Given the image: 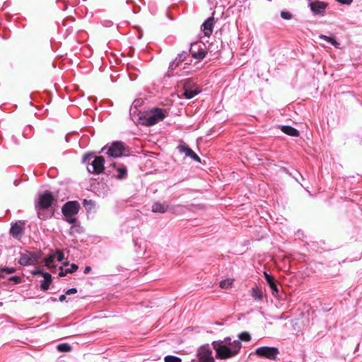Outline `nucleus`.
Wrapping results in <instances>:
<instances>
[{
  "label": "nucleus",
  "mask_w": 362,
  "mask_h": 362,
  "mask_svg": "<svg viewBox=\"0 0 362 362\" xmlns=\"http://www.w3.org/2000/svg\"><path fill=\"white\" fill-rule=\"evenodd\" d=\"M216 351V358L226 360L237 356L242 348V343L239 340H231L229 337L222 340L214 341L211 343Z\"/></svg>",
  "instance_id": "f257e3e1"
},
{
  "label": "nucleus",
  "mask_w": 362,
  "mask_h": 362,
  "mask_svg": "<svg viewBox=\"0 0 362 362\" xmlns=\"http://www.w3.org/2000/svg\"><path fill=\"white\" fill-rule=\"evenodd\" d=\"M83 162L87 164V170L90 173L100 175L104 170L105 159L103 156H96L93 153L86 154Z\"/></svg>",
  "instance_id": "f03ea898"
},
{
  "label": "nucleus",
  "mask_w": 362,
  "mask_h": 362,
  "mask_svg": "<svg viewBox=\"0 0 362 362\" xmlns=\"http://www.w3.org/2000/svg\"><path fill=\"white\" fill-rule=\"evenodd\" d=\"M165 117L166 114L163 110L160 108H153L145 112L139 119L143 125L151 127L162 121Z\"/></svg>",
  "instance_id": "7ed1b4c3"
},
{
  "label": "nucleus",
  "mask_w": 362,
  "mask_h": 362,
  "mask_svg": "<svg viewBox=\"0 0 362 362\" xmlns=\"http://www.w3.org/2000/svg\"><path fill=\"white\" fill-rule=\"evenodd\" d=\"M80 205L77 202H66L62 207V211L63 215L66 217V220L69 223H74L76 221L75 215L78 214Z\"/></svg>",
  "instance_id": "20e7f679"
},
{
  "label": "nucleus",
  "mask_w": 362,
  "mask_h": 362,
  "mask_svg": "<svg viewBox=\"0 0 362 362\" xmlns=\"http://www.w3.org/2000/svg\"><path fill=\"white\" fill-rule=\"evenodd\" d=\"M107 151V154L112 158H119L125 155V147L123 143L120 141H115L112 143L110 146H105L101 151Z\"/></svg>",
  "instance_id": "39448f33"
},
{
  "label": "nucleus",
  "mask_w": 362,
  "mask_h": 362,
  "mask_svg": "<svg viewBox=\"0 0 362 362\" xmlns=\"http://www.w3.org/2000/svg\"><path fill=\"white\" fill-rule=\"evenodd\" d=\"M54 201V198L50 192H45L40 194L38 202L35 205L36 210L37 211L38 216L40 218V209H47L49 208Z\"/></svg>",
  "instance_id": "423d86ee"
},
{
  "label": "nucleus",
  "mask_w": 362,
  "mask_h": 362,
  "mask_svg": "<svg viewBox=\"0 0 362 362\" xmlns=\"http://www.w3.org/2000/svg\"><path fill=\"white\" fill-rule=\"evenodd\" d=\"M40 255L25 250L21 253L18 263L23 266H32L37 264Z\"/></svg>",
  "instance_id": "0eeeda50"
},
{
  "label": "nucleus",
  "mask_w": 362,
  "mask_h": 362,
  "mask_svg": "<svg viewBox=\"0 0 362 362\" xmlns=\"http://www.w3.org/2000/svg\"><path fill=\"white\" fill-rule=\"evenodd\" d=\"M198 362H216L213 351L209 344L201 346L197 352Z\"/></svg>",
  "instance_id": "6e6552de"
},
{
  "label": "nucleus",
  "mask_w": 362,
  "mask_h": 362,
  "mask_svg": "<svg viewBox=\"0 0 362 362\" xmlns=\"http://www.w3.org/2000/svg\"><path fill=\"white\" fill-rule=\"evenodd\" d=\"M255 354L259 357L275 360L279 354V350L273 346H261L255 350Z\"/></svg>",
  "instance_id": "1a4fd4ad"
},
{
  "label": "nucleus",
  "mask_w": 362,
  "mask_h": 362,
  "mask_svg": "<svg viewBox=\"0 0 362 362\" xmlns=\"http://www.w3.org/2000/svg\"><path fill=\"white\" fill-rule=\"evenodd\" d=\"M183 88L184 95L187 99L193 98L200 92V90L197 84L191 81H186L184 84Z\"/></svg>",
  "instance_id": "9d476101"
},
{
  "label": "nucleus",
  "mask_w": 362,
  "mask_h": 362,
  "mask_svg": "<svg viewBox=\"0 0 362 362\" xmlns=\"http://www.w3.org/2000/svg\"><path fill=\"white\" fill-rule=\"evenodd\" d=\"M23 223H14L11 224V227L10 229L11 235L16 238L20 239L23 233Z\"/></svg>",
  "instance_id": "9b49d317"
},
{
  "label": "nucleus",
  "mask_w": 362,
  "mask_h": 362,
  "mask_svg": "<svg viewBox=\"0 0 362 362\" xmlns=\"http://www.w3.org/2000/svg\"><path fill=\"white\" fill-rule=\"evenodd\" d=\"M264 278H265L267 284H269V286L272 290V294L274 296H276L278 293L279 290H278L277 286L275 283L274 278L271 274H268L266 272H264Z\"/></svg>",
  "instance_id": "f8f14e48"
},
{
  "label": "nucleus",
  "mask_w": 362,
  "mask_h": 362,
  "mask_svg": "<svg viewBox=\"0 0 362 362\" xmlns=\"http://www.w3.org/2000/svg\"><path fill=\"white\" fill-rule=\"evenodd\" d=\"M214 28V18H209L203 24L202 30L205 36L209 37L211 35Z\"/></svg>",
  "instance_id": "ddd939ff"
},
{
  "label": "nucleus",
  "mask_w": 362,
  "mask_h": 362,
  "mask_svg": "<svg viewBox=\"0 0 362 362\" xmlns=\"http://www.w3.org/2000/svg\"><path fill=\"white\" fill-rule=\"evenodd\" d=\"M168 208H169V206L167 204V203H165V202L161 203V202H155L152 205L151 211L153 213L163 214L168 210Z\"/></svg>",
  "instance_id": "4468645a"
},
{
  "label": "nucleus",
  "mask_w": 362,
  "mask_h": 362,
  "mask_svg": "<svg viewBox=\"0 0 362 362\" xmlns=\"http://www.w3.org/2000/svg\"><path fill=\"white\" fill-rule=\"evenodd\" d=\"M180 151L185 153L187 156L190 157L191 158L197 162H200L199 157L189 147L185 146H181L180 147Z\"/></svg>",
  "instance_id": "2eb2a0df"
},
{
  "label": "nucleus",
  "mask_w": 362,
  "mask_h": 362,
  "mask_svg": "<svg viewBox=\"0 0 362 362\" xmlns=\"http://www.w3.org/2000/svg\"><path fill=\"white\" fill-rule=\"evenodd\" d=\"M44 279L41 282L40 287L42 290L47 291L49 288V285L52 282V276L49 273L46 272L43 274Z\"/></svg>",
  "instance_id": "dca6fc26"
},
{
  "label": "nucleus",
  "mask_w": 362,
  "mask_h": 362,
  "mask_svg": "<svg viewBox=\"0 0 362 362\" xmlns=\"http://www.w3.org/2000/svg\"><path fill=\"white\" fill-rule=\"evenodd\" d=\"M281 129L284 134L288 136H298L299 135L298 131L291 126H282Z\"/></svg>",
  "instance_id": "f3484780"
},
{
  "label": "nucleus",
  "mask_w": 362,
  "mask_h": 362,
  "mask_svg": "<svg viewBox=\"0 0 362 362\" xmlns=\"http://www.w3.org/2000/svg\"><path fill=\"white\" fill-rule=\"evenodd\" d=\"M56 255L54 253L50 254L45 259V266L50 269L56 267L55 260H56Z\"/></svg>",
  "instance_id": "a211bd4d"
},
{
  "label": "nucleus",
  "mask_w": 362,
  "mask_h": 362,
  "mask_svg": "<svg viewBox=\"0 0 362 362\" xmlns=\"http://www.w3.org/2000/svg\"><path fill=\"white\" fill-rule=\"evenodd\" d=\"M251 296L255 300H261L263 298V293L260 288L256 286L251 289Z\"/></svg>",
  "instance_id": "6ab92c4d"
},
{
  "label": "nucleus",
  "mask_w": 362,
  "mask_h": 362,
  "mask_svg": "<svg viewBox=\"0 0 362 362\" xmlns=\"http://www.w3.org/2000/svg\"><path fill=\"white\" fill-rule=\"evenodd\" d=\"M112 166L114 168H115L116 170L118 173V174L116 175V177L117 179H122V178H124L126 176L127 173L126 167H119V168H117L115 163H112Z\"/></svg>",
  "instance_id": "aec40b11"
},
{
  "label": "nucleus",
  "mask_w": 362,
  "mask_h": 362,
  "mask_svg": "<svg viewBox=\"0 0 362 362\" xmlns=\"http://www.w3.org/2000/svg\"><path fill=\"white\" fill-rule=\"evenodd\" d=\"M233 284V279H226L220 282V287L221 288L228 289L229 288H231Z\"/></svg>",
  "instance_id": "412c9836"
},
{
  "label": "nucleus",
  "mask_w": 362,
  "mask_h": 362,
  "mask_svg": "<svg viewBox=\"0 0 362 362\" xmlns=\"http://www.w3.org/2000/svg\"><path fill=\"white\" fill-rule=\"evenodd\" d=\"M238 339L240 342L243 341H249L251 339V336L247 332H243L238 334Z\"/></svg>",
  "instance_id": "4be33fe9"
},
{
  "label": "nucleus",
  "mask_w": 362,
  "mask_h": 362,
  "mask_svg": "<svg viewBox=\"0 0 362 362\" xmlns=\"http://www.w3.org/2000/svg\"><path fill=\"white\" fill-rule=\"evenodd\" d=\"M319 37L320 39H323V40H326L327 42H329L330 44L334 45L335 47H338L339 45V44L335 40V39L332 37H328V36H326L324 35H320Z\"/></svg>",
  "instance_id": "5701e85b"
},
{
  "label": "nucleus",
  "mask_w": 362,
  "mask_h": 362,
  "mask_svg": "<svg viewBox=\"0 0 362 362\" xmlns=\"http://www.w3.org/2000/svg\"><path fill=\"white\" fill-rule=\"evenodd\" d=\"M164 361L165 362H181L182 360L180 358H179L177 356L168 355L164 358Z\"/></svg>",
  "instance_id": "b1692460"
},
{
  "label": "nucleus",
  "mask_w": 362,
  "mask_h": 362,
  "mask_svg": "<svg viewBox=\"0 0 362 362\" xmlns=\"http://www.w3.org/2000/svg\"><path fill=\"white\" fill-rule=\"evenodd\" d=\"M57 349L60 351L68 352L71 351V346L68 344H60L57 346Z\"/></svg>",
  "instance_id": "393cba45"
},
{
  "label": "nucleus",
  "mask_w": 362,
  "mask_h": 362,
  "mask_svg": "<svg viewBox=\"0 0 362 362\" xmlns=\"http://www.w3.org/2000/svg\"><path fill=\"white\" fill-rule=\"evenodd\" d=\"M16 272V269L13 267H3L0 269V277L3 276L2 273L6 272L7 274H13Z\"/></svg>",
  "instance_id": "a878e982"
},
{
  "label": "nucleus",
  "mask_w": 362,
  "mask_h": 362,
  "mask_svg": "<svg viewBox=\"0 0 362 362\" xmlns=\"http://www.w3.org/2000/svg\"><path fill=\"white\" fill-rule=\"evenodd\" d=\"M205 52L203 51H198L197 52L192 53L193 57L197 59H203L205 57Z\"/></svg>",
  "instance_id": "bb28decb"
},
{
  "label": "nucleus",
  "mask_w": 362,
  "mask_h": 362,
  "mask_svg": "<svg viewBox=\"0 0 362 362\" xmlns=\"http://www.w3.org/2000/svg\"><path fill=\"white\" fill-rule=\"evenodd\" d=\"M281 18H283L284 19H286V20H289L292 18L291 13H290L288 11H281Z\"/></svg>",
  "instance_id": "cd10ccee"
},
{
  "label": "nucleus",
  "mask_w": 362,
  "mask_h": 362,
  "mask_svg": "<svg viewBox=\"0 0 362 362\" xmlns=\"http://www.w3.org/2000/svg\"><path fill=\"white\" fill-rule=\"evenodd\" d=\"M57 256H56V259L58 261V262H62L64 259V254L62 251L60 250H57L56 253H54Z\"/></svg>",
  "instance_id": "c85d7f7f"
},
{
  "label": "nucleus",
  "mask_w": 362,
  "mask_h": 362,
  "mask_svg": "<svg viewBox=\"0 0 362 362\" xmlns=\"http://www.w3.org/2000/svg\"><path fill=\"white\" fill-rule=\"evenodd\" d=\"M309 6L312 11L315 14L317 13V2L311 1L309 2Z\"/></svg>",
  "instance_id": "c756f323"
},
{
  "label": "nucleus",
  "mask_w": 362,
  "mask_h": 362,
  "mask_svg": "<svg viewBox=\"0 0 362 362\" xmlns=\"http://www.w3.org/2000/svg\"><path fill=\"white\" fill-rule=\"evenodd\" d=\"M326 6L327 4L325 2L318 1V13L325 10Z\"/></svg>",
  "instance_id": "7c9ffc66"
},
{
  "label": "nucleus",
  "mask_w": 362,
  "mask_h": 362,
  "mask_svg": "<svg viewBox=\"0 0 362 362\" xmlns=\"http://www.w3.org/2000/svg\"><path fill=\"white\" fill-rule=\"evenodd\" d=\"M78 269V266L75 264H72L70 267V268H67L66 269V272H69V273H73L74 272H76Z\"/></svg>",
  "instance_id": "2f4dec72"
},
{
  "label": "nucleus",
  "mask_w": 362,
  "mask_h": 362,
  "mask_svg": "<svg viewBox=\"0 0 362 362\" xmlns=\"http://www.w3.org/2000/svg\"><path fill=\"white\" fill-rule=\"evenodd\" d=\"M177 61V59H176L174 62H173L170 66H169V69H171V70H174L177 66H179V64H180V59L178 62Z\"/></svg>",
  "instance_id": "473e14b6"
},
{
  "label": "nucleus",
  "mask_w": 362,
  "mask_h": 362,
  "mask_svg": "<svg viewBox=\"0 0 362 362\" xmlns=\"http://www.w3.org/2000/svg\"><path fill=\"white\" fill-rule=\"evenodd\" d=\"M83 205L87 209H90V208L93 206V204L91 201H88L86 199H84Z\"/></svg>",
  "instance_id": "72a5a7b5"
},
{
  "label": "nucleus",
  "mask_w": 362,
  "mask_h": 362,
  "mask_svg": "<svg viewBox=\"0 0 362 362\" xmlns=\"http://www.w3.org/2000/svg\"><path fill=\"white\" fill-rule=\"evenodd\" d=\"M45 272H42L40 269H35V270H33V271L31 272V274L33 275L42 274L43 276V274H45Z\"/></svg>",
  "instance_id": "f704fd0d"
},
{
  "label": "nucleus",
  "mask_w": 362,
  "mask_h": 362,
  "mask_svg": "<svg viewBox=\"0 0 362 362\" xmlns=\"http://www.w3.org/2000/svg\"><path fill=\"white\" fill-rule=\"evenodd\" d=\"M76 292H77V290L75 288H71L68 289L66 291V294H67V295L74 294Z\"/></svg>",
  "instance_id": "c9c22d12"
},
{
  "label": "nucleus",
  "mask_w": 362,
  "mask_h": 362,
  "mask_svg": "<svg viewBox=\"0 0 362 362\" xmlns=\"http://www.w3.org/2000/svg\"><path fill=\"white\" fill-rule=\"evenodd\" d=\"M341 4L349 5L352 3L353 0H337Z\"/></svg>",
  "instance_id": "e433bc0d"
},
{
  "label": "nucleus",
  "mask_w": 362,
  "mask_h": 362,
  "mask_svg": "<svg viewBox=\"0 0 362 362\" xmlns=\"http://www.w3.org/2000/svg\"><path fill=\"white\" fill-rule=\"evenodd\" d=\"M68 272H66V269H64L62 267H60V272L59 274V275L60 276H65Z\"/></svg>",
  "instance_id": "4c0bfd02"
},
{
  "label": "nucleus",
  "mask_w": 362,
  "mask_h": 362,
  "mask_svg": "<svg viewBox=\"0 0 362 362\" xmlns=\"http://www.w3.org/2000/svg\"><path fill=\"white\" fill-rule=\"evenodd\" d=\"M90 270H91V267L89 266H87V267H86V268L84 269V273L88 274L90 272Z\"/></svg>",
  "instance_id": "58836bf2"
},
{
  "label": "nucleus",
  "mask_w": 362,
  "mask_h": 362,
  "mask_svg": "<svg viewBox=\"0 0 362 362\" xmlns=\"http://www.w3.org/2000/svg\"><path fill=\"white\" fill-rule=\"evenodd\" d=\"M66 299V296L65 295L62 294L59 296V300L60 301H64V300Z\"/></svg>",
  "instance_id": "ea45409f"
},
{
  "label": "nucleus",
  "mask_w": 362,
  "mask_h": 362,
  "mask_svg": "<svg viewBox=\"0 0 362 362\" xmlns=\"http://www.w3.org/2000/svg\"><path fill=\"white\" fill-rule=\"evenodd\" d=\"M13 279L14 280H17V279H19V277L18 276H13L12 277Z\"/></svg>",
  "instance_id": "a19ab883"
},
{
  "label": "nucleus",
  "mask_w": 362,
  "mask_h": 362,
  "mask_svg": "<svg viewBox=\"0 0 362 362\" xmlns=\"http://www.w3.org/2000/svg\"><path fill=\"white\" fill-rule=\"evenodd\" d=\"M73 228H74L73 227L71 228V233L73 232Z\"/></svg>",
  "instance_id": "79ce46f5"
}]
</instances>
